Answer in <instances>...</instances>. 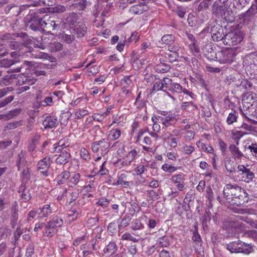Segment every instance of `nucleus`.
<instances>
[{
	"mask_svg": "<svg viewBox=\"0 0 257 257\" xmlns=\"http://www.w3.org/2000/svg\"><path fill=\"white\" fill-rule=\"evenodd\" d=\"M59 123L58 119L54 116H46L42 124L45 129H51L56 127Z\"/></svg>",
	"mask_w": 257,
	"mask_h": 257,
	"instance_id": "f3484780",
	"label": "nucleus"
},
{
	"mask_svg": "<svg viewBox=\"0 0 257 257\" xmlns=\"http://www.w3.org/2000/svg\"><path fill=\"white\" fill-rule=\"evenodd\" d=\"M110 147V144L108 139H102L99 141H95L91 144V148L92 152L98 153L102 157L107 154Z\"/></svg>",
	"mask_w": 257,
	"mask_h": 257,
	"instance_id": "423d86ee",
	"label": "nucleus"
},
{
	"mask_svg": "<svg viewBox=\"0 0 257 257\" xmlns=\"http://www.w3.org/2000/svg\"><path fill=\"white\" fill-rule=\"evenodd\" d=\"M8 46L12 50H19L21 49L22 45L21 43L16 41H10L8 42Z\"/></svg>",
	"mask_w": 257,
	"mask_h": 257,
	"instance_id": "e2e57ef3",
	"label": "nucleus"
},
{
	"mask_svg": "<svg viewBox=\"0 0 257 257\" xmlns=\"http://www.w3.org/2000/svg\"><path fill=\"white\" fill-rule=\"evenodd\" d=\"M164 44L170 45L175 40V36L171 34L164 35L161 39Z\"/></svg>",
	"mask_w": 257,
	"mask_h": 257,
	"instance_id": "09e8293b",
	"label": "nucleus"
},
{
	"mask_svg": "<svg viewBox=\"0 0 257 257\" xmlns=\"http://www.w3.org/2000/svg\"><path fill=\"white\" fill-rule=\"evenodd\" d=\"M245 69H254L257 68V54H251L245 57L243 61Z\"/></svg>",
	"mask_w": 257,
	"mask_h": 257,
	"instance_id": "2eb2a0df",
	"label": "nucleus"
},
{
	"mask_svg": "<svg viewBox=\"0 0 257 257\" xmlns=\"http://www.w3.org/2000/svg\"><path fill=\"white\" fill-rule=\"evenodd\" d=\"M26 155L27 153L25 150H22L18 154L16 162L18 171H20L21 168L27 165L28 162L26 160Z\"/></svg>",
	"mask_w": 257,
	"mask_h": 257,
	"instance_id": "a211bd4d",
	"label": "nucleus"
},
{
	"mask_svg": "<svg viewBox=\"0 0 257 257\" xmlns=\"http://www.w3.org/2000/svg\"><path fill=\"white\" fill-rule=\"evenodd\" d=\"M70 177L71 175L70 172L64 171L57 175L54 181H56L58 185H62L64 184Z\"/></svg>",
	"mask_w": 257,
	"mask_h": 257,
	"instance_id": "5701e85b",
	"label": "nucleus"
},
{
	"mask_svg": "<svg viewBox=\"0 0 257 257\" xmlns=\"http://www.w3.org/2000/svg\"><path fill=\"white\" fill-rule=\"evenodd\" d=\"M235 48H226L215 54V60L220 63H230L234 61L237 54Z\"/></svg>",
	"mask_w": 257,
	"mask_h": 257,
	"instance_id": "f03ea898",
	"label": "nucleus"
},
{
	"mask_svg": "<svg viewBox=\"0 0 257 257\" xmlns=\"http://www.w3.org/2000/svg\"><path fill=\"white\" fill-rule=\"evenodd\" d=\"M161 64L158 65L157 69L159 70V71L161 73H165L168 72L171 68V67L168 64H166L164 63V60H161V59H160Z\"/></svg>",
	"mask_w": 257,
	"mask_h": 257,
	"instance_id": "864d4df0",
	"label": "nucleus"
},
{
	"mask_svg": "<svg viewBox=\"0 0 257 257\" xmlns=\"http://www.w3.org/2000/svg\"><path fill=\"white\" fill-rule=\"evenodd\" d=\"M45 24L46 25H44V31H50L51 29L55 30L58 25L55 21L51 20H48L47 22L45 21Z\"/></svg>",
	"mask_w": 257,
	"mask_h": 257,
	"instance_id": "58836bf2",
	"label": "nucleus"
},
{
	"mask_svg": "<svg viewBox=\"0 0 257 257\" xmlns=\"http://www.w3.org/2000/svg\"><path fill=\"white\" fill-rule=\"evenodd\" d=\"M223 192L224 198L231 205L243 206L249 200L245 190L237 184H226Z\"/></svg>",
	"mask_w": 257,
	"mask_h": 257,
	"instance_id": "f257e3e1",
	"label": "nucleus"
},
{
	"mask_svg": "<svg viewBox=\"0 0 257 257\" xmlns=\"http://www.w3.org/2000/svg\"><path fill=\"white\" fill-rule=\"evenodd\" d=\"M47 223L44 222H38L35 224L34 230L36 232L39 231V230H42L44 235H45V230L46 229Z\"/></svg>",
	"mask_w": 257,
	"mask_h": 257,
	"instance_id": "4d7b16f0",
	"label": "nucleus"
},
{
	"mask_svg": "<svg viewBox=\"0 0 257 257\" xmlns=\"http://www.w3.org/2000/svg\"><path fill=\"white\" fill-rule=\"evenodd\" d=\"M117 249V246L114 242L110 241L105 247L103 251L105 253L111 255L114 253Z\"/></svg>",
	"mask_w": 257,
	"mask_h": 257,
	"instance_id": "c85d7f7f",
	"label": "nucleus"
},
{
	"mask_svg": "<svg viewBox=\"0 0 257 257\" xmlns=\"http://www.w3.org/2000/svg\"><path fill=\"white\" fill-rule=\"evenodd\" d=\"M194 231L193 232L192 240L195 242V244L199 246L201 245V238L200 234L198 232V226L197 225H194Z\"/></svg>",
	"mask_w": 257,
	"mask_h": 257,
	"instance_id": "f704fd0d",
	"label": "nucleus"
},
{
	"mask_svg": "<svg viewBox=\"0 0 257 257\" xmlns=\"http://www.w3.org/2000/svg\"><path fill=\"white\" fill-rule=\"evenodd\" d=\"M100 6L99 5L97 6L98 8H97V9H96V12H94V16L96 18H97L99 17V16L100 14L101 20H102L103 21H104V18L105 17H107L108 16L109 12L107 10H104L103 12H101L100 10H98V9L100 8Z\"/></svg>",
	"mask_w": 257,
	"mask_h": 257,
	"instance_id": "5fc2aeb1",
	"label": "nucleus"
},
{
	"mask_svg": "<svg viewBox=\"0 0 257 257\" xmlns=\"http://www.w3.org/2000/svg\"><path fill=\"white\" fill-rule=\"evenodd\" d=\"M230 225L234 229L235 232H239L244 230V224L242 223L230 222Z\"/></svg>",
	"mask_w": 257,
	"mask_h": 257,
	"instance_id": "13d9d810",
	"label": "nucleus"
},
{
	"mask_svg": "<svg viewBox=\"0 0 257 257\" xmlns=\"http://www.w3.org/2000/svg\"><path fill=\"white\" fill-rule=\"evenodd\" d=\"M31 176L30 168L26 167L21 173V185H27Z\"/></svg>",
	"mask_w": 257,
	"mask_h": 257,
	"instance_id": "b1692460",
	"label": "nucleus"
},
{
	"mask_svg": "<svg viewBox=\"0 0 257 257\" xmlns=\"http://www.w3.org/2000/svg\"><path fill=\"white\" fill-rule=\"evenodd\" d=\"M225 8L224 6H223L222 4H218L216 2H214L213 7L212 11V13L215 15L216 16H221L223 14L225 15L224 19L228 23H231L234 21V17L233 16H230L228 17V18H227L226 16V14L228 15L229 13L232 14V12L228 11L226 13H225Z\"/></svg>",
	"mask_w": 257,
	"mask_h": 257,
	"instance_id": "1a4fd4ad",
	"label": "nucleus"
},
{
	"mask_svg": "<svg viewBox=\"0 0 257 257\" xmlns=\"http://www.w3.org/2000/svg\"><path fill=\"white\" fill-rule=\"evenodd\" d=\"M51 163V158L46 157L40 160L37 164V170L40 174L44 177H48L49 175L48 169Z\"/></svg>",
	"mask_w": 257,
	"mask_h": 257,
	"instance_id": "9b49d317",
	"label": "nucleus"
},
{
	"mask_svg": "<svg viewBox=\"0 0 257 257\" xmlns=\"http://www.w3.org/2000/svg\"><path fill=\"white\" fill-rule=\"evenodd\" d=\"M234 164L233 161L231 160L227 161V162L225 163V167L227 171L229 173H235L236 171V168L234 165H232Z\"/></svg>",
	"mask_w": 257,
	"mask_h": 257,
	"instance_id": "052dcab7",
	"label": "nucleus"
},
{
	"mask_svg": "<svg viewBox=\"0 0 257 257\" xmlns=\"http://www.w3.org/2000/svg\"><path fill=\"white\" fill-rule=\"evenodd\" d=\"M147 6L144 3L132 6L129 10V12L132 15H140L144 12L147 11Z\"/></svg>",
	"mask_w": 257,
	"mask_h": 257,
	"instance_id": "6ab92c4d",
	"label": "nucleus"
},
{
	"mask_svg": "<svg viewBox=\"0 0 257 257\" xmlns=\"http://www.w3.org/2000/svg\"><path fill=\"white\" fill-rule=\"evenodd\" d=\"M46 39V37H42L40 41L38 40L36 44L37 47L45 49L47 46L49 50L52 53L57 52L63 49V45L58 41L50 42L47 45L45 41Z\"/></svg>",
	"mask_w": 257,
	"mask_h": 257,
	"instance_id": "0eeeda50",
	"label": "nucleus"
},
{
	"mask_svg": "<svg viewBox=\"0 0 257 257\" xmlns=\"http://www.w3.org/2000/svg\"><path fill=\"white\" fill-rule=\"evenodd\" d=\"M70 156V154L66 151H62L56 158V162L60 165H65L69 162Z\"/></svg>",
	"mask_w": 257,
	"mask_h": 257,
	"instance_id": "4be33fe9",
	"label": "nucleus"
},
{
	"mask_svg": "<svg viewBox=\"0 0 257 257\" xmlns=\"http://www.w3.org/2000/svg\"><path fill=\"white\" fill-rule=\"evenodd\" d=\"M74 33L77 35V38H82L85 36L87 31V27L83 23H78L74 26L73 29Z\"/></svg>",
	"mask_w": 257,
	"mask_h": 257,
	"instance_id": "aec40b11",
	"label": "nucleus"
},
{
	"mask_svg": "<svg viewBox=\"0 0 257 257\" xmlns=\"http://www.w3.org/2000/svg\"><path fill=\"white\" fill-rule=\"evenodd\" d=\"M62 39L65 43L71 44L75 40V37L73 35L63 34L62 35Z\"/></svg>",
	"mask_w": 257,
	"mask_h": 257,
	"instance_id": "338daca9",
	"label": "nucleus"
},
{
	"mask_svg": "<svg viewBox=\"0 0 257 257\" xmlns=\"http://www.w3.org/2000/svg\"><path fill=\"white\" fill-rule=\"evenodd\" d=\"M210 34L212 40L214 41L218 42L225 39V34L224 32V29L222 26L215 23L211 27Z\"/></svg>",
	"mask_w": 257,
	"mask_h": 257,
	"instance_id": "6e6552de",
	"label": "nucleus"
},
{
	"mask_svg": "<svg viewBox=\"0 0 257 257\" xmlns=\"http://www.w3.org/2000/svg\"><path fill=\"white\" fill-rule=\"evenodd\" d=\"M126 177L125 174H121L117 181L115 185H121L124 188H126L129 186L130 182L126 181Z\"/></svg>",
	"mask_w": 257,
	"mask_h": 257,
	"instance_id": "37998d69",
	"label": "nucleus"
},
{
	"mask_svg": "<svg viewBox=\"0 0 257 257\" xmlns=\"http://www.w3.org/2000/svg\"><path fill=\"white\" fill-rule=\"evenodd\" d=\"M16 61L13 60L8 59H3L0 60V67L9 68L12 65L15 64Z\"/></svg>",
	"mask_w": 257,
	"mask_h": 257,
	"instance_id": "a18cd8bd",
	"label": "nucleus"
},
{
	"mask_svg": "<svg viewBox=\"0 0 257 257\" xmlns=\"http://www.w3.org/2000/svg\"><path fill=\"white\" fill-rule=\"evenodd\" d=\"M44 19L34 16L29 21L27 27L33 31H44V25H46Z\"/></svg>",
	"mask_w": 257,
	"mask_h": 257,
	"instance_id": "f8f14e48",
	"label": "nucleus"
},
{
	"mask_svg": "<svg viewBox=\"0 0 257 257\" xmlns=\"http://www.w3.org/2000/svg\"><path fill=\"white\" fill-rule=\"evenodd\" d=\"M40 139V135L35 134L31 140L29 142L28 146V150L30 152H33L36 148V145L39 143Z\"/></svg>",
	"mask_w": 257,
	"mask_h": 257,
	"instance_id": "a878e982",
	"label": "nucleus"
},
{
	"mask_svg": "<svg viewBox=\"0 0 257 257\" xmlns=\"http://www.w3.org/2000/svg\"><path fill=\"white\" fill-rule=\"evenodd\" d=\"M162 169L164 171L169 173L174 172L177 170V168L176 167L166 163L162 165Z\"/></svg>",
	"mask_w": 257,
	"mask_h": 257,
	"instance_id": "0e129e2a",
	"label": "nucleus"
},
{
	"mask_svg": "<svg viewBox=\"0 0 257 257\" xmlns=\"http://www.w3.org/2000/svg\"><path fill=\"white\" fill-rule=\"evenodd\" d=\"M138 152L136 149H133L130 151L124 158L126 160V164H131L133 161L137 156Z\"/></svg>",
	"mask_w": 257,
	"mask_h": 257,
	"instance_id": "ea45409f",
	"label": "nucleus"
},
{
	"mask_svg": "<svg viewBox=\"0 0 257 257\" xmlns=\"http://www.w3.org/2000/svg\"><path fill=\"white\" fill-rule=\"evenodd\" d=\"M238 172H239V175L240 176L241 180L242 181L249 183L252 181L254 178V175L251 170L244 165H238L237 167Z\"/></svg>",
	"mask_w": 257,
	"mask_h": 257,
	"instance_id": "ddd939ff",
	"label": "nucleus"
},
{
	"mask_svg": "<svg viewBox=\"0 0 257 257\" xmlns=\"http://www.w3.org/2000/svg\"><path fill=\"white\" fill-rule=\"evenodd\" d=\"M87 4L86 0H79L78 3L74 5V7L78 11H83L86 8Z\"/></svg>",
	"mask_w": 257,
	"mask_h": 257,
	"instance_id": "6e6d98bb",
	"label": "nucleus"
},
{
	"mask_svg": "<svg viewBox=\"0 0 257 257\" xmlns=\"http://www.w3.org/2000/svg\"><path fill=\"white\" fill-rule=\"evenodd\" d=\"M205 197L207 198L209 204L211 205V202L214 199L213 192L210 186H207L205 191Z\"/></svg>",
	"mask_w": 257,
	"mask_h": 257,
	"instance_id": "de8ad7c7",
	"label": "nucleus"
},
{
	"mask_svg": "<svg viewBox=\"0 0 257 257\" xmlns=\"http://www.w3.org/2000/svg\"><path fill=\"white\" fill-rule=\"evenodd\" d=\"M69 146V143L68 141L62 139L59 141L57 144L54 145V149L55 150H58V151H61Z\"/></svg>",
	"mask_w": 257,
	"mask_h": 257,
	"instance_id": "c03bdc74",
	"label": "nucleus"
},
{
	"mask_svg": "<svg viewBox=\"0 0 257 257\" xmlns=\"http://www.w3.org/2000/svg\"><path fill=\"white\" fill-rule=\"evenodd\" d=\"M252 6L250 8L242 15V19L244 23H248L251 21L253 18L254 15L256 14L255 10L254 9Z\"/></svg>",
	"mask_w": 257,
	"mask_h": 257,
	"instance_id": "393cba45",
	"label": "nucleus"
},
{
	"mask_svg": "<svg viewBox=\"0 0 257 257\" xmlns=\"http://www.w3.org/2000/svg\"><path fill=\"white\" fill-rule=\"evenodd\" d=\"M168 90L172 92L180 93L182 91V86L178 83H172Z\"/></svg>",
	"mask_w": 257,
	"mask_h": 257,
	"instance_id": "603ef678",
	"label": "nucleus"
},
{
	"mask_svg": "<svg viewBox=\"0 0 257 257\" xmlns=\"http://www.w3.org/2000/svg\"><path fill=\"white\" fill-rule=\"evenodd\" d=\"M226 248L231 253H244L248 254L251 252V247L239 240L230 242L226 245Z\"/></svg>",
	"mask_w": 257,
	"mask_h": 257,
	"instance_id": "20e7f679",
	"label": "nucleus"
},
{
	"mask_svg": "<svg viewBox=\"0 0 257 257\" xmlns=\"http://www.w3.org/2000/svg\"><path fill=\"white\" fill-rule=\"evenodd\" d=\"M243 100H245L246 103L250 104L251 106H253L257 102V97L254 93H248Z\"/></svg>",
	"mask_w": 257,
	"mask_h": 257,
	"instance_id": "72a5a7b5",
	"label": "nucleus"
},
{
	"mask_svg": "<svg viewBox=\"0 0 257 257\" xmlns=\"http://www.w3.org/2000/svg\"><path fill=\"white\" fill-rule=\"evenodd\" d=\"M229 150L235 159H241L243 157V153L239 150V148L234 144L229 146Z\"/></svg>",
	"mask_w": 257,
	"mask_h": 257,
	"instance_id": "cd10ccee",
	"label": "nucleus"
},
{
	"mask_svg": "<svg viewBox=\"0 0 257 257\" xmlns=\"http://www.w3.org/2000/svg\"><path fill=\"white\" fill-rule=\"evenodd\" d=\"M235 86L237 87H242L244 91L250 90L252 86V83L246 79H241L239 84H235Z\"/></svg>",
	"mask_w": 257,
	"mask_h": 257,
	"instance_id": "7c9ffc66",
	"label": "nucleus"
},
{
	"mask_svg": "<svg viewBox=\"0 0 257 257\" xmlns=\"http://www.w3.org/2000/svg\"><path fill=\"white\" fill-rule=\"evenodd\" d=\"M47 223L45 235L47 237H51L57 232V228L61 227L63 224V220L59 216H53Z\"/></svg>",
	"mask_w": 257,
	"mask_h": 257,
	"instance_id": "7ed1b4c3",
	"label": "nucleus"
},
{
	"mask_svg": "<svg viewBox=\"0 0 257 257\" xmlns=\"http://www.w3.org/2000/svg\"><path fill=\"white\" fill-rule=\"evenodd\" d=\"M171 238V236H162L158 239L157 243L162 247H167L170 244Z\"/></svg>",
	"mask_w": 257,
	"mask_h": 257,
	"instance_id": "2f4dec72",
	"label": "nucleus"
},
{
	"mask_svg": "<svg viewBox=\"0 0 257 257\" xmlns=\"http://www.w3.org/2000/svg\"><path fill=\"white\" fill-rule=\"evenodd\" d=\"M196 145L201 150L204 151L208 153L211 154L213 152V149L211 146H207L200 141H198L196 143Z\"/></svg>",
	"mask_w": 257,
	"mask_h": 257,
	"instance_id": "79ce46f5",
	"label": "nucleus"
},
{
	"mask_svg": "<svg viewBox=\"0 0 257 257\" xmlns=\"http://www.w3.org/2000/svg\"><path fill=\"white\" fill-rule=\"evenodd\" d=\"M23 121L22 120L16 121L14 122L7 123L4 127L5 131L15 129L23 125Z\"/></svg>",
	"mask_w": 257,
	"mask_h": 257,
	"instance_id": "473e14b6",
	"label": "nucleus"
},
{
	"mask_svg": "<svg viewBox=\"0 0 257 257\" xmlns=\"http://www.w3.org/2000/svg\"><path fill=\"white\" fill-rule=\"evenodd\" d=\"M181 107L184 110L187 109L188 111H193L198 108L197 105L192 101L183 102Z\"/></svg>",
	"mask_w": 257,
	"mask_h": 257,
	"instance_id": "a19ab883",
	"label": "nucleus"
},
{
	"mask_svg": "<svg viewBox=\"0 0 257 257\" xmlns=\"http://www.w3.org/2000/svg\"><path fill=\"white\" fill-rule=\"evenodd\" d=\"M80 155L81 158L86 161H89L90 159V156L88 151L84 148H82L80 149Z\"/></svg>",
	"mask_w": 257,
	"mask_h": 257,
	"instance_id": "680f3d73",
	"label": "nucleus"
},
{
	"mask_svg": "<svg viewBox=\"0 0 257 257\" xmlns=\"http://www.w3.org/2000/svg\"><path fill=\"white\" fill-rule=\"evenodd\" d=\"M184 176L183 174L174 175L172 177V181L175 183H183L185 180Z\"/></svg>",
	"mask_w": 257,
	"mask_h": 257,
	"instance_id": "774afa93",
	"label": "nucleus"
},
{
	"mask_svg": "<svg viewBox=\"0 0 257 257\" xmlns=\"http://www.w3.org/2000/svg\"><path fill=\"white\" fill-rule=\"evenodd\" d=\"M17 83L19 85L27 84L32 85L35 83L36 79L32 76L30 71L24 73L20 74L17 77Z\"/></svg>",
	"mask_w": 257,
	"mask_h": 257,
	"instance_id": "4468645a",
	"label": "nucleus"
},
{
	"mask_svg": "<svg viewBox=\"0 0 257 257\" xmlns=\"http://www.w3.org/2000/svg\"><path fill=\"white\" fill-rule=\"evenodd\" d=\"M211 213L209 210H206L205 214L202 216V223L204 229L208 228V223H209L211 220Z\"/></svg>",
	"mask_w": 257,
	"mask_h": 257,
	"instance_id": "c756f323",
	"label": "nucleus"
},
{
	"mask_svg": "<svg viewBox=\"0 0 257 257\" xmlns=\"http://www.w3.org/2000/svg\"><path fill=\"white\" fill-rule=\"evenodd\" d=\"M78 20V15L74 12L68 13L65 18V24L69 26L74 25Z\"/></svg>",
	"mask_w": 257,
	"mask_h": 257,
	"instance_id": "bb28decb",
	"label": "nucleus"
},
{
	"mask_svg": "<svg viewBox=\"0 0 257 257\" xmlns=\"http://www.w3.org/2000/svg\"><path fill=\"white\" fill-rule=\"evenodd\" d=\"M238 117V113L236 111L230 112L226 119V122L228 125L232 124L233 122L237 121Z\"/></svg>",
	"mask_w": 257,
	"mask_h": 257,
	"instance_id": "49530a36",
	"label": "nucleus"
},
{
	"mask_svg": "<svg viewBox=\"0 0 257 257\" xmlns=\"http://www.w3.org/2000/svg\"><path fill=\"white\" fill-rule=\"evenodd\" d=\"M30 72L32 76H34V78L36 79V82L38 80L37 77L42 75H45L46 71L44 70H39L38 69H33L30 70Z\"/></svg>",
	"mask_w": 257,
	"mask_h": 257,
	"instance_id": "3c124183",
	"label": "nucleus"
},
{
	"mask_svg": "<svg viewBox=\"0 0 257 257\" xmlns=\"http://www.w3.org/2000/svg\"><path fill=\"white\" fill-rule=\"evenodd\" d=\"M165 57L168 60L169 62L172 63L178 59L179 56L178 53L171 54L170 53L166 52L165 53Z\"/></svg>",
	"mask_w": 257,
	"mask_h": 257,
	"instance_id": "bf43d9fd",
	"label": "nucleus"
},
{
	"mask_svg": "<svg viewBox=\"0 0 257 257\" xmlns=\"http://www.w3.org/2000/svg\"><path fill=\"white\" fill-rule=\"evenodd\" d=\"M131 228L133 231L132 234L137 237L142 238L147 234L145 231L144 225L138 219H135L132 222Z\"/></svg>",
	"mask_w": 257,
	"mask_h": 257,
	"instance_id": "9d476101",
	"label": "nucleus"
},
{
	"mask_svg": "<svg viewBox=\"0 0 257 257\" xmlns=\"http://www.w3.org/2000/svg\"><path fill=\"white\" fill-rule=\"evenodd\" d=\"M35 246L33 243H30L26 248V255L27 257H31L34 253Z\"/></svg>",
	"mask_w": 257,
	"mask_h": 257,
	"instance_id": "69168bd1",
	"label": "nucleus"
},
{
	"mask_svg": "<svg viewBox=\"0 0 257 257\" xmlns=\"http://www.w3.org/2000/svg\"><path fill=\"white\" fill-rule=\"evenodd\" d=\"M142 238L134 237L132 235V234L128 232H126L123 234L121 236V239L125 240H129L132 241L134 242H137L139 240L141 239Z\"/></svg>",
	"mask_w": 257,
	"mask_h": 257,
	"instance_id": "4c0bfd02",
	"label": "nucleus"
},
{
	"mask_svg": "<svg viewBox=\"0 0 257 257\" xmlns=\"http://www.w3.org/2000/svg\"><path fill=\"white\" fill-rule=\"evenodd\" d=\"M205 49L206 51L205 55L208 59L211 60L215 59V54L217 53L214 51V49L211 45L206 46Z\"/></svg>",
	"mask_w": 257,
	"mask_h": 257,
	"instance_id": "e433bc0d",
	"label": "nucleus"
},
{
	"mask_svg": "<svg viewBox=\"0 0 257 257\" xmlns=\"http://www.w3.org/2000/svg\"><path fill=\"white\" fill-rule=\"evenodd\" d=\"M242 33L238 30H231L228 33H225V39L223 43L228 46L236 45L240 43L243 40Z\"/></svg>",
	"mask_w": 257,
	"mask_h": 257,
	"instance_id": "39448f33",
	"label": "nucleus"
},
{
	"mask_svg": "<svg viewBox=\"0 0 257 257\" xmlns=\"http://www.w3.org/2000/svg\"><path fill=\"white\" fill-rule=\"evenodd\" d=\"M80 179V175L79 173L75 174L71 177L68 181V185L69 187H73L75 186L79 181Z\"/></svg>",
	"mask_w": 257,
	"mask_h": 257,
	"instance_id": "8fccbe9b",
	"label": "nucleus"
},
{
	"mask_svg": "<svg viewBox=\"0 0 257 257\" xmlns=\"http://www.w3.org/2000/svg\"><path fill=\"white\" fill-rule=\"evenodd\" d=\"M31 188L27 185H21L18 192L20 197L25 201H28L32 198Z\"/></svg>",
	"mask_w": 257,
	"mask_h": 257,
	"instance_id": "dca6fc26",
	"label": "nucleus"
},
{
	"mask_svg": "<svg viewBox=\"0 0 257 257\" xmlns=\"http://www.w3.org/2000/svg\"><path fill=\"white\" fill-rule=\"evenodd\" d=\"M159 117L161 119V123L166 127L174 125L177 121V119L173 114H169L166 117Z\"/></svg>",
	"mask_w": 257,
	"mask_h": 257,
	"instance_id": "412c9836",
	"label": "nucleus"
},
{
	"mask_svg": "<svg viewBox=\"0 0 257 257\" xmlns=\"http://www.w3.org/2000/svg\"><path fill=\"white\" fill-rule=\"evenodd\" d=\"M41 213L43 217H48L53 212V208L51 204H46L41 209Z\"/></svg>",
	"mask_w": 257,
	"mask_h": 257,
	"instance_id": "c9c22d12",
	"label": "nucleus"
}]
</instances>
